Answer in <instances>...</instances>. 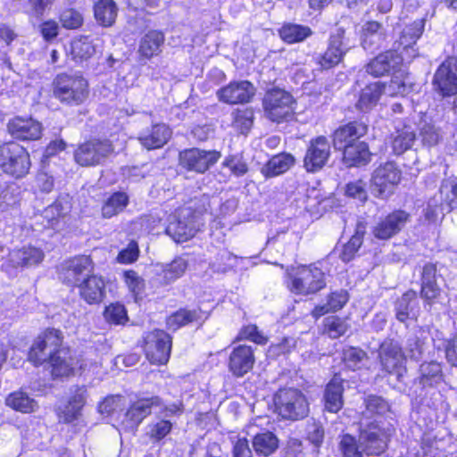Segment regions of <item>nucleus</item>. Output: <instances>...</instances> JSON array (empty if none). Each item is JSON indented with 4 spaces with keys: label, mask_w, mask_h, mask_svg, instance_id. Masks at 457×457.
I'll return each mask as SVG.
<instances>
[{
    "label": "nucleus",
    "mask_w": 457,
    "mask_h": 457,
    "mask_svg": "<svg viewBox=\"0 0 457 457\" xmlns=\"http://www.w3.org/2000/svg\"><path fill=\"white\" fill-rule=\"evenodd\" d=\"M62 342V333L58 329L48 328L37 337L29 353V360L35 365L49 361L52 374L54 377L69 376L76 369L84 370L82 364L78 366L79 361H74L69 353L61 349Z\"/></svg>",
    "instance_id": "obj_1"
},
{
    "label": "nucleus",
    "mask_w": 457,
    "mask_h": 457,
    "mask_svg": "<svg viewBox=\"0 0 457 457\" xmlns=\"http://www.w3.org/2000/svg\"><path fill=\"white\" fill-rule=\"evenodd\" d=\"M388 428H379L378 425L366 424L361 428L359 442L350 435L343 436L340 446L344 457H362L367 455H378L386 448Z\"/></svg>",
    "instance_id": "obj_2"
},
{
    "label": "nucleus",
    "mask_w": 457,
    "mask_h": 457,
    "mask_svg": "<svg viewBox=\"0 0 457 457\" xmlns=\"http://www.w3.org/2000/svg\"><path fill=\"white\" fill-rule=\"evenodd\" d=\"M53 95L62 104L79 106L88 98L89 84L81 74L62 73L53 81Z\"/></svg>",
    "instance_id": "obj_3"
},
{
    "label": "nucleus",
    "mask_w": 457,
    "mask_h": 457,
    "mask_svg": "<svg viewBox=\"0 0 457 457\" xmlns=\"http://www.w3.org/2000/svg\"><path fill=\"white\" fill-rule=\"evenodd\" d=\"M288 278V288L295 295H313L326 287L325 273L315 264L292 268Z\"/></svg>",
    "instance_id": "obj_4"
},
{
    "label": "nucleus",
    "mask_w": 457,
    "mask_h": 457,
    "mask_svg": "<svg viewBox=\"0 0 457 457\" xmlns=\"http://www.w3.org/2000/svg\"><path fill=\"white\" fill-rule=\"evenodd\" d=\"M402 179L403 171L396 162H382L371 173L370 190L376 197L387 199L394 195Z\"/></svg>",
    "instance_id": "obj_5"
},
{
    "label": "nucleus",
    "mask_w": 457,
    "mask_h": 457,
    "mask_svg": "<svg viewBox=\"0 0 457 457\" xmlns=\"http://www.w3.org/2000/svg\"><path fill=\"white\" fill-rule=\"evenodd\" d=\"M31 167L29 154L26 148L15 142L0 145V169L15 179L25 177Z\"/></svg>",
    "instance_id": "obj_6"
},
{
    "label": "nucleus",
    "mask_w": 457,
    "mask_h": 457,
    "mask_svg": "<svg viewBox=\"0 0 457 457\" xmlns=\"http://www.w3.org/2000/svg\"><path fill=\"white\" fill-rule=\"evenodd\" d=\"M274 404L278 415L286 420H300L309 412L304 395L295 388L280 389L274 396Z\"/></svg>",
    "instance_id": "obj_7"
},
{
    "label": "nucleus",
    "mask_w": 457,
    "mask_h": 457,
    "mask_svg": "<svg viewBox=\"0 0 457 457\" xmlns=\"http://www.w3.org/2000/svg\"><path fill=\"white\" fill-rule=\"evenodd\" d=\"M295 104L291 94L278 88L268 91L263 99L265 114L270 120L278 123L293 119Z\"/></svg>",
    "instance_id": "obj_8"
},
{
    "label": "nucleus",
    "mask_w": 457,
    "mask_h": 457,
    "mask_svg": "<svg viewBox=\"0 0 457 457\" xmlns=\"http://www.w3.org/2000/svg\"><path fill=\"white\" fill-rule=\"evenodd\" d=\"M166 234L175 242H186L192 238L199 229L200 223L195 213L188 208L176 211L169 216Z\"/></svg>",
    "instance_id": "obj_9"
},
{
    "label": "nucleus",
    "mask_w": 457,
    "mask_h": 457,
    "mask_svg": "<svg viewBox=\"0 0 457 457\" xmlns=\"http://www.w3.org/2000/svg\"><path fill=\"white\" fill-rule=\"evenodd\" d=\"M162 403L158 396L140 398L131 403L121 422L125 431H135L140 423L153 411L162 409Z\"/></svg>",
    "instance_id": "obj_10"
},
{
    "label": "nucleus",
    "mask_w": 457,
    "mask_h": 457,
    "mask_svg": "<svg viewBox=\"0 0 457 457\" xmlns=\"http://www.w3.org/2000/svg\"><path fill=\"white\" fill-rule=\"evenodd\" d=\"M112 152L113 147L108 140H90L79 145L74 158L81 166H94L101 164Z\"/></svg>",
    "instance_id": "obj_11"
},
{
    "label": "nucleus",
    "mask_w": 457,
    "mask_h": 457,
    "mask_svg": "<svg viewBox=\"0 0 457 457\" xmlns=\"http://www.w3.org/2000/svg\"><path fill=\"white\" fill-rule=\"evenodd\" d=\"M379 359L382 368L389 374L395 375L398 380L406 373L405 356L397 342L384 341L379 348Z\"/></svg>",
    "instance_id": "obj_12"
},
{
    "label": "nucleus",
    "mask_w": 457,
    "mask_h": 457,
    "mask_svg": "<svg viewBox=\"0 0 457 457\" xmlns=\"http://www.w3.org/2000/svg\"><path fill=\"white\" fill-rule=\"evenodd\" d=\"M145 354L154 364H165L170 358L171 337L163 330H154L145 337Z\"/></svg>",
    "instance_id": "obj_13"
},
{
    "label": "nucleus",
    "mask_w": 457,
    "mask_h": 457,
    "mask_svg": "<svg viewBox=\"0 0 457 457\" xmlns=\"http://www.w3.org/2000/svg\"><path fill=\"white\" fill-rule=\"evenodd\" d=\"M220 156V153L215 150L190 148L179 154V162L181 166L188 170L204 173L214 165Z\"/></svg>",
    "instance_id": "obj_14"
},
{
    "label": "nucleus",
    "mask_w": 457,
    "mask_h": 457,
    "mask_svg": "<svg viewBox=\"0 0 457 457\" xmlns=\"http://www.w3.org/2000/svg\"><path fill=\"white\" fill-rule=\"evenodd\" d=\"M44 257L43 251L32 245L13 249L9 253L8 261L3 265V270L12 276L17 268H29L38 265Z\"/></svg>",
    "instance_id": "obj_15"
},
{
    "label": "nucleus",
    "mask_w": 457,
    "mask_h": 457,
    "mask_svg": "<svg viewBox=\"0 0 457 457\" xmlns=\"http://www.w3.org/2000/svg\"><path fill=\"white\" fill-rule=\"evenodd\" d=\"M433 83L443 96H450L457 93V58L450 57L439 66L435 73Z\"/></svg>",
    "instance_id": "obj_16"
},
{
    "label": "nucleus",
    "mask_w": 457,
    "mask_h": 457,
    "mask_svg": "<svg viewBox=\"0 0 457 457\" xmlns=\"http://www.w3.org/2000/svg\"><path fill=\"white\" fill-rule=\"evenodd\" d=\"M254 94V86L247 80L232 81L216 92L219 101L228 104L248 103Z\"/></svg>",
    "instance_id": "obj_17"
},
{
    "label": "nucleus",
    "mask_w": 457,
    "mask_h": 457,
    "mask_svg": "<svg viewBox=\"0 0 457 457\" xmlns=\"http://www.w3.org/2000/svg\"><path fill=\"white\" fill-rule=\"evenodd\" d=\"M389 411L388 403L381 397L371 395L366 400V411L361 420V428L366 424L378 425L379 428H388L387 436L390 435L393 425L386 420L385 415Z\"/></svg>",
    "instance_id": "obj_18"
},
{
    "label": "nucleus",
    "mask_w": 457,
    "mask_h": 457,
    "mask_svg": "<svg viewBox=\"0 0 457 457\" xmlns=\"http://www.w3.org/2000/svg\"><path fill=\"white\" fill-rule=\"evenodd\" d=\"M7 129L18 140L32 141L41 137L43 127L31 117L15 116L8 121Z\"/></svg>",
    "instance_id": "obj_19"
},
{
    "label": "nucleus",
    "mask_w": 457,
    "mask_h": 457,
    "mask_svg": "<svg viewBox=\"0 0 457 457\" xmlns=\"http://www.w3.org/2000/svg\"><path fill=\"white\" fill-rule=\"evenodd\" d=\"M93 263L88 256L81 255L69 260L63 264L61 273L63 281L71 286H78L93 274Z\"/></svg>",
    "instance_id": "obj_20"
},
{
    "label": "nucleus",
    "mask_w": 457,
    "mask_h": 457,
    "mask_svg": "<svg viewBox=\"0 0 457 457\" xmlns=\"http://www.w3.org/2000/svg\"><path fill=\"white\" fill-rule=\"evenodd\" d=\"M330 155V144L325 137H318L310 142L303 164L307 171L320 170L328 162Z\"/></svg>",
    "instance_id": "obj_21"
},
{
    "label": "nucleus",
    "mask_w": 457,
    "mask_h": 457,
    "mask_svg": "<svg viewBox=\"0 0 457 457\" xmlns=\"http://www.w3.org/2000/svg\"><path fill=\"white\" fill-rule=\"evenodd\" d=\"M410 216L404 211H395L380 220L372 229L378 239L386 240L398 234L409 221Z\"/></svg>",
    "instance_id": "obj_22"
},
{
    "label": "nucleus",
    "mask_w": 457,
    "mask_h": 457,
    "mask_svg": "<svg viewBox=\"0 0 457 457\" xmlns=\"http://www.w3.org/2000/svg\"><path fill=\"white\" fill-rule=\"evenodd\" d=\"M180 411V405L171 404L164 408V418H157L147 424L145 428L146 436L153 442H160L165 438L171 431L173 424L166 419L170 415H174Z\"/></svg>",
    "instance_id": "obj_23"
},
{
    "label": "nucleus",
    "mask_w": 457,
    "mask_h": 457,
    "mask_svg": "<svg viewBox=\"0 0 457 457\" xmlns=\"http://www.w3.org/2000/svg\"><path fill=\"white\" fill-rule=\"evenodd\" d=\"M344 34L345 30L339 28L331 36L328 49L319 58L318 62L322 69H330L342 61L346 53V50L342 47Z\"/></svg>",
    "instance_id": "obj_24"
},
{
    "label": "nucleus",
    "mask_w": 457,
    "mask_h": 457,
    "mask_svg": "<svg viewBox=\"0 0 457 457\" xmlns=\"http://www.w3.org/2000/svg\"><path fill=\"white\" fill-rule=\"evenodd\" d=\"M436 266L432 263H427L422 271V287L421 296L425 303L432 306L436 303H443L441 291L436 283Z\"/></svg>",
    "instance_id": "obj_25"
},
{
    "label": "nucleus",
    "mask_w": 457,
    "mask_h": 457,
    "mask_svg": "<svg viewBox=\"0 0 457 457\" xmlns=\"http://www.w3.org/2000/svg\"><path fill=\"white\" fill-rule=\"evenodd\" d=\"M255 361L253 350L248 345L236 347L229 357V369L237 377H242L252 370Z\"/></svg>",
    "instance_id": "obj_26"
},
{
    "label": "nucleus",
    "mask_w": 457,
    "mask_h": 457,
    "mask_svg": "<svg viewBox=\"0 0 457 457\" xmlns=\"http://www.w3.org/2000/svg\"><path fill=\"white\" fill-rule=\"evenodd\" d=\"M367 128L362 123L350 122L337 129L334 133L333 143L336 149L343 150L354 145L366 133Z\"/></svg>",
    "instance_id": "obj_27"
},
{
    "label": "nucleus",
    "mask_w": 457,
    "mask_h": 457,
    "mask_svg": "<svg viewBox=\"0 0 457 457\" xmlns=\"http://www.w3.org/2000/svg\"><path fill=\"white\" fill-rule=\"evenodd\" d=\"M170 137V129L167 125L160 123L142 131L138 140L144 147L151 150L162 147Z\"/></svg>",
    "instance_id": "obj_28"
},
{
    "label": "nucleus",
    "mask_w": 457,
    "mask_h": 457,
    "mask_svg": "<svg viewBox=\"0 0 457 457\" xmlns=\"http://www.w3.org/2000/svg\"><path fill=\"white\" fill-rule=\"evenodd\" d=\"M99 39L95 42L89 37H79L74 38L70 45L69 54L75 62L88 60L100 47Z\"/></svg>",
    "instance_id": "obj_29"
},
{
    "label": "nucleus",
    "mask_w": 457,
    "mask_h": 457,
    "mask_svg": "<svg viewBox=\"0 0 457 457\" xmlns=\"http://www.w3.org/2000/svg\"><path fill=\"white\" fill-rule=\"evenodd\" d=\"M403 58L394 51H387L373 59L367 65V72L375 76H382L401 63Z\"/></svg>",
    "instance_id": "obj_30"
},
{
    "label": "nucleus",
    "mask_w": 457,
    "mask_h": 457,
    "mask_svg": "<svg viewBox=\"0 0 457 457\" xmlns=\"http://www.w3.org/2000/svg\"><path fill=\"white\" fill-rule=\"evenodd\" d=\"M77 287L81 297L90 304L99 303L103 299L104 282L101 277L92 275Z\"/></svg>",
    "instance_id": "obj_31"
},
{
    "label": "nucleus",
    "mask_w": 457,
    "mask_h": 457,
    "mask_svg": "<svg viewBox=\"0 0 457 457\" xmlns=\"http://www.w3.org/2000/svg\"><path fill=\"white\" fill-rule=\"evenodd\" d=\"M187 266V260L179 256L170 263L157 264L155 273L162 278L164 284L168 285L181 278L185 274Z\"/></svg>",
    "instance_id": "obj_32"
},
{
    "label": "nucleus",
    "mask_w": 457,
    "mask_h": 457,
    "mask_svg": "<svg viewBox=\"0 0 457 457\" xmlns=\"http://www.w3.org/2000/svg\"><path fill=\"white\" fill-rule=\"evenodd\" d=\"M164 39L162 32L158 30L148 31L139 42L138 53L140 56L150 59L158 55L162 51Z\"/></svg>",
    "instance_id": "obj_33"
},
{
    "label": "nucleus",
    "mask_w": 457,
    "mask_h": 457,
    "mask_svg": "<svg viewBox=\"0 0 457 457\" xmlns=\"http://www.w3.org/2000/svg\"><path fill=\"white\" fill-rule=\"evenodd\" d=\"M343 391L342 379L335 376L327 385L324 394L325 409L328 411L336 413L341 410L343 407Z\"/></svg>",
    "instance_id": "obj_34"
},
{
    "label": "nucleus",
    "mask_w": 457,
    "mask_h": 457,
    "mask_svg": "<svg viewBox=\"0 0 457 457\" xmlns=\"http://www.w3.org/2000/svg\"><path fill=\"white\" fill-rule=\"evenodd\" d=\"M86 401V389L78 387L74 391V395L70 398L68 403L60 410L59 417L64 422H72L77 420L80 414L81 410Z\"/></svg>",
    "instance_id": "obj_35"
},
{
    "label": "nucleus",
    "mask_w": 457,
    "mask_h": 457,
    "mask_svg": "<svg viewBox=\"0 0 457 457\" xmlns=\"http://www.w3.org/2000/svg\"><path fill=\"white\" fill-rule=\"evenodd\" d=\"M395 310L396 318L402 322L408 319H416L420 311L416 293L411 290L403 294L397 301Z\"/></svg>",
    "instance_id": "obj_36"
},
{
    "label": "nucleus",
    "mask_w": 457,
    "mask_h": 457,
    "mask_svg": "<svg viewBox=\"0 0 457 457\" xmlns=\"http://www.w3.org/2000/svg\"><path fill=\"white\" fill-rule=\"evenodd\" d=\"M70 209L71 206L67 200L58 199L53 204L46 207L38 217H42L46 220L45 227L57 229L61 219L70 212Z\"/></svg>",
    "instance_id": "obj_37"
},
{
    "label": "nucleus",
    "mask_w": 457,
    "mask_h": 457,
    "mask_svg": "<svg viewBox=\"0 0 457 457\" xmlns=\"http://www.w3.org/2000/svg\"><path fill=\"white\" fill-rule=\"evenodd\" d=\"M295 163V158L289 154H280L273 156L262 168V174L265 178L278 176Z\"/></svg>",
    "instance_id": "obj_38"
},
{
    "label": "nucleus",
    "mask_w": 457,
    "mask_h": 457,
    "mask_svg": "<svg viewBox=\"0 0 457 457\" xmlns=\"http://www.w3.org/2000/svg\"><path fill=\"white\" fill-rule=\"evenodd\" d=\"M416 138L415 131L410 125H404L402 129H396L392 137V150L395 154H402L410 149Z\"/></svg>",
    "instance_id": "obj_39"
},
{
    "label": "nucleus",
    "mask_w": 457,
    "mask_h": 457,
    "mask_svg": "<svg viewBox=\"0 0 457 457\" xmlns=\"http://www.w3.org/2000/svg\"><path fill=\"white\" fill-rule=\"evenodd\" d=\"M384 40L381 25L377 21H367L361 27V41L364 49L378 46Z\"/></svg>",
    "instance_id": "obj_40"
},
{
    "label": "nucleus",
    "mask_w": 457,
    "mask_h": 457,
    "mask_svg": "<svg viewBox=\"0 0 457 457\" xmlns=\"http://www.w3.org/2000/svg\"><path fill=\"white\" fill-rule=\"evenodd\" d=\"M343 150V160L348 166L365 164L369 162L370 151L364 142H357L354 145H348Z\"/></svg>",
    "instance_id": "obj_41"
},
{
    "label": "nucleus",
    "mask_w": 457,
    "mask_h": 457,
    "mask_svg": "<svg viewBox=\"0 0 457 457\" xmlns=\"http://www.w3.org/2000/svg\"><path fill=\"white\" fill-rule=\"evenodd\" d=\"M381 95L382 83H370L361 90L356 107L363 112L370 111L378 104Z\"/></svg>",
    "instance_id": "obj_42"
},
{
    "label": "nucleus",
    "mask_w": 457,
    "mask_h": 457,
    "mask_svg": "<svg viewBox=\"0 0 457 457\" xmlns=\"http://www.w3.org/2000/svg\"><path fill=\"white\" fill-rule=\"evenodd\" d=\"M420 383L423 387L435 386L443 380L440 363L436 361L425 362L420 368Z\"/></svg>",
    "instance_id": "obj_43"
},
{
    "label": "nucleus",
    "mask_w": 457,
    "mask_h": 457,
    "mask_svg": "<svg viewBox=\"0 0 457 457\" xmlns=\"http://www.w3.org/2000/svg\"><path fill=\"white\" fill-rule=\"evenodd\" d=\"M95 17L104 27L112 26L117 16V6L112 0H98L95 4Z\"/></svg>",
    "instance_id": "obj_44"
},
{
    "label": "nucleus",
    "mask_w": 457,
    "mask_h": 457,
    "mask_svg": "<svg viewBox=\"0 0 457 457\" xmlns=\"http://www.w3.org/2000/svg\"><path fill=\"white\" fill-rule=\"evenodd\" d=\"M253 446L257 454L269 456L278 449V439L273 433L265 431L253 437Z\"/></svg>",
    "instance_id": "obj_45"
},
{
    "label": "nucleus",
    "mask_w": 457,
    "mask_h": 457,
    "mask_svg": "<svg viewBox=\"0 0 457 457\" xmlns=\"http://www.w3.org/2000/svg\"><path fill=\"white\" fill-rule=\"evenodd\" d=\"M5 403L7 406L23 413H30L37 409V402L21 391L10 394Z\"/></svg>",
    "instance_id": "obj_46"
},
{
    "label": "nucleus",
    "mask_w": 457,
    "mask_h": 457,
    "mask_svg": "<svg viewBox=\"0 0 457 457\" xmlns=\"http://www.w3.org/2000/svg\"><path fill=\"white\" fill-rule=\"evenodd\" d=\"M278 33L283 41L288 44H294L310 37L312 30L306 26L287 23L281 27Z\"/></svg>",
    "instance_id": "obj_47"
},
{
    "label": "nucleus",
    "mask_w": 457,
    "mask_h": 457,
    "mask_svg": "<svg viewBox=\"0 0 457 457\" xmlns=\"http://www.w3.org/2000/svg\"><path fill=\"white\" fill-rule=\"evenodd\" d=\"M129 204V196L123 192L112 194L104 204L102 213L104 218H112L121 212Z\"/></svg>",
    "instance_id": "obj_48"
},
{
    "label": "nucleus",
    "mask_w": 457,
    "mask_h": 457,
    "mask_svg": "<svg viewBox=\"0 0 457 457\" xmlns=\"http://www.w3.org/2000/svg\"><path fill=\"white\" fill-rule=\"evenodd\" d=\"M364 226L358 224L355 234L350 240L344 245L340 253V258L343 262H348L354 257L356 252L362 244V237L364 235Z\"/></svg>",
    "instance_id": "obj_49"
},
{
    "label": "nucleus",
    "mask_w": 457,
    "mask_h": 457,
    "mask_svg": "<svg viewBox=\"0 0 457 457\" xmlns=\"http://www.w3.org/2000/svg\"><path fill=\"white\" fill-rule=\"evenodd\" d=\"M348 324L343 319L330 316L324 320V332L330 338H338L348 330Z\"/></svg>",
    "instance_id": "obj_50"
},
{
    "label": "nucleus",
    "mask_w": 457,
    "mask_h": 457,
    "mask_svg": "<svg viewBox=\"0 0 457 457\" xmlns=\"http://www.w3.org/2000/svg\"><path fill=\"white\" fill-rule=\"evenodd\" d=\"M196 317L197 314L195 311L182 309L173 313L167 319V326L170 329L176 330L180 327L192 322L196 319Z\"/></svg>",
    "instance_id": "obj_51"
},
{
    "label": "nucleus",
    "mask_w": 457,
    "mask_h": 457,
    "mask_svg": "<svg viewBox=\"0 0 457 457\" xmlns=\"http://www.w3.org/2000/svg\"><path fill=\"white\" fill-rule=\"evenodd\" d=\"M424 30V21H415L411 25L406 27L403 31L401 37V44L404 46V48L411 46L414 44L422 35Z\"/></svg>",
    "instance_id": "obj_52"
},
{
    "label": "nucleus",
    "mask_w": 457,
    "mask_h": 457,
    "mask_svg": "<svg viewBox=\"0 0 457 457\" xmlns=\"http://www.w3.org/2000/svg\"><path fill=\"white\" fill-rule=\"evenodd\" d=\"M411 86L407 84L405 79L394 76L388 84H382V94L390 96H404L410 91Z\"/></svg>",
    "instance_id": "obj_53"
},
{
    "label": "nucleus",
    "mask_w": 457,
    "mask_h": 457,
    "mask_svg": "<svg viewBox=\"0 0 457 457\" xmlns=\"http://www.w3.org/2000/svg\"><path fill=\"white\" fill-rule=\"evenodd\" d=\"M435 347L444 349L447 361L457 367V335L449 340L434 339Z\"/></svg>",
    "instance_id": "obj_54"
},
{
    "label": "nucleus",
    "mask_w": 457,
    "mask_h": 457,
    "mask_svg": "<svg viewBox=\"0 0 457 457\" xmlns=\"http://www.w3.org/2000/svg\"><path fill=\"white\" fill-rule=\"evenodd\" d=\"M365 358V352L356 347H349L343 353L345 366L353 370L360 369Z\"/></svg>",
    "instance_id": "obj_55"
},
{
    "label": "nucleus",
    "mask_w": 457,
    "mask_h": 457,
    "mask_svg": "<svg viewBox=\"0 0 457 457\" xmlns=\"http://www.w3.org/2000/svg\"><path fill=\"white\" fill-rule=\"evenodd\" d=\"M54 0H28L26 12L31 18L40 19L49 11Z\"/></svg>",
    "instance_id": "obj_56"
},
{
    "label": "nucleus",
    "mask_w": 457,
    "mask_h": 457,
    "mask_svg": "<svg viewBox=\"0 0 457 457\" xmlns=\"http://www.w3.org/2000/svg\"><path fill=\"white\" fill-rule=\"evenodd\" d=\"M104 315L108 322L113 324H123L128 319L125 307L120 303H112L107 306Z\"/></svg>",
    "instance_id": "obj_57"
},
{
    "label": "nucleus",
    "mask_w": 457,
    "mask_h": 457,
    "mask_svg": "<svg viewBox=\"0 0 457 457\" xmlns=\"http://www.w3.org/2000/svg\"><path fill=\"white\" fill-rule=\"evenodd\" d=\"M223 167L228 168L231 173L237 177H241L248 171V166L242 156L229 155L227 156L223 162Z\"/></svg>",
    "instance_id": "obj_58"
},
{
    "label": "nucleus",
    "mask_w": 457,
    "mask_h": 457,
    "mask_svg": "<svg viewBox=\"0 0 457 457\" xmlns=\"http://www.w3.org/2000/svg\"><path fill=\"white\" fill-rule=\"evenodd\" d=\"M440 195L443 202L450 208H453V204L457 197V179H445L440 187Z\"/></svg>",
    "instance_id": "obj_59"
},
{
    "label": "nucleus",
    "mask_w": 457,
    "mask_h": 457,
    "mask_svg": "<svg viewBox=\"0 0 457 457\" xmlns=\"http://www.w3.org/2000/svg\"><path fill=\"white\" fill-rule=\"evenodd\" d=\"M345 195L360 203H364L368 198L366 182L361 179L349 182L345 187Z\"/></svg>",
    "instance_id": "obj_60"
},
{
    "label": "nucleus",
    "mask_w": 457,
    "mask_h": 457,
    "mask_svg": "<svg viewBox=\"0 0 457 457\" xmlns=\"http://www.w3.org/2000/svg\"><path fill=\"white\" fill-rule=\"evenodd\" d=\"M60 21L66 29H77L82 24L83 19L79 12L67 9L62 12Z\"/></svg>",
    "instance_id": "obj_61"
},
{
    "label": "nucleus",
    "mask_w": 457,
    "mask_h": 457,
    "mask_svg": "<svg viewBox=\"0 0 457 457\" xmlns=\"http://www.w3.org/2000/svg\"><path fill=\"white\" fill-rule=\"evenodd\" d=\"M138 253L139 250L137 244L135 241H131L126 248L119 253L117 261L122 264H129L137 260Z\"/></svg>",
    "instance_id": "obj_62"
},
{
    "label": "nucleus",
    "mask_w": 457,
    "mask_h": 457,
    "mask_svg": "<svg viewBox=\"0 0 457 457\" xmlns=\"http://www.w3.org/2000/svg\"><path fill=\"white\" fill-rule=\"evenodd\" d=\"M122 397L120 395H112L106 397L98 406L101 414L112 415L122 406Z\"/></svg>",
    "instance_id": "obj_63"
},
{
    "label": "nucleus",
    "mask_w": 457,
    "mask_h": 457,
    "mask_svg": "<svg viewBox=\"0 0 457 457\" xmlns=\"http://www.w3.org/2000/svg\"><path fill=\"white\" fill-rule=\"evenodd\" d=\"M424 352V343L417 337L408 338L405 345V353L407 356L413 360L421 358Z\"/></svg>",
    "instance_id": "obj_64"
}]
</instances>
